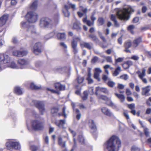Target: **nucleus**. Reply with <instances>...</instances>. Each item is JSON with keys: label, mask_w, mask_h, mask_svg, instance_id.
<instances>
[{"label": "nucleus", "mask_w": 151, "mask_h": 151, "mask_svg": "<svg viewBox=\"0 0 151 151\" xmlns=\"http://www.w3.org/2000/svg\"><path fill=\"white\" fill-rule=\"evenodd\" d=\"M105 145L108 151H118L121 147V142L118 137L113 135L106 142Z\"/></svg>", "instance_id": "f257e3e1"}, {"label": "nucleus", "mask_w": 151, "mask_h": 151, "mask_svg": "<svg viewBox=\"0 0 151 151\" xmlns=\"http://www.w3.org/2000/svg\"><path fill=\"white\" fill-rule=\"evenodd\" d=\"M134 12V10L130 6L127 8H124L119 10L116 13L118 18L121 20H128L129 18V14Z\"/></svg>", "instance_id": "f03ea898"}, {"label": "nucleus", "mask_w": 151, "mask_h": 151, "mask_svg": "<svg viewBox=\"0 0 151 151\" xmlns=\"http://www.w3.org/2000/svg\"><path fill=\"white\" fill-rule=\"evenodd\" d=\"M52 20L48 18H42L40 19L39 24L42 28L51 27L54 24Z\"/></svg>", "instance_id": "7ed1b4c3"}, {"label": "nucleus", "mask_w": 151, "mask_h": 151, "mask_svg": "<svg viewBox=\"0 0 151 151\" xmlns=\"http://www.w3.org/2000/svg\"><path fill=\"white\" fill-rule=\"evenodd\" d=\"M38 16L35 12H29L26 16V19L30 23H33L36 22L38 19Z\"/></svg>", "instance_id": "20e7f679"}, {"label": "nucleus", "mask_w": 151, "mask_h": 151, "mask_svg": "<svg viewBox=\"0 0 151 151\" xmlns=\"http://www.w3.org/2000/svg\"><path fill=\"white\" fill-rule=\"evenodd\" d=\"M32 126L34 129L36 130H42L44 128L43 123L40 120L37 119L32 121Z\"/></svg>", "instance_id": "39448f33"}, {"label": "nucleus", "mask_w": 151, "mask_h": 151, "mask_svg": "<svg viewBox=\"0 0 151 151\" xmlns=\"http://www.w3.org/2000/svg\"><path fill=\"white\" fill-rule=\"evenodd\" d=\"M6 146L7 149L9 150L12 148L15 149H19L21 147L20 145L19 142L12 141L6 142Z\"/></svg>", "instance_id": "423d86ee"}, {"label": "nucleus", "mask_w": 151, "mask_h": 151, "mask_svg": "<svg viewBox=\"0 0 151 151\" xmlns=\"http://www.w3.org/2000/svg\"><path fill=\"white\" fill-rule=\"evenodd\" d=\"M27 51L22 48H21L19 50H16L13 52L12 55L14 56L18 57H21L25 56L27 53Z\"/></svg>", "instance_id": "0eeeda50"}, {"label": "nucleus", "mask_w": 151, "mask_h": 151, "mask_svg": "<svg viewBox=\"0 0 151 151\" xmlns=\"http://www.w3.org/2000/svg\"><path fill=\"white\" fill-rule=\"evenodd\" d=\"M99 99H101L106 102V104L110 106L116 107V106L109 99L107 96H105L102 95L99 97Z\"/></svg>", "instance_id": "6e6552de"}, {"label": "nucleus", "mask_w": 151, "mask_h": 151, "mask_svg": "<svg viewBox=\"0 0 151 151\" xmlns=\"http://www.w3.org/2000/svg\"><path fill=\"white\" fill-rule=\"evenodd\" d=\"M45 104L43 101H37L36 103V106L39 109L41 114H43L45 111Z\"/></svg>", "instance_id": "1a4fd4ad"}, {"label": "nucleus", "mask_w": 151, "mask_h": 151, "mask_svg": "<svg viewBox=\"0 0 151 151\" xmlns=\"http://www.w3.org/2000/svg\"><path fill=\"white\" fill-rule=\"evenodd\" d=\"M10 58L9 56L6 54H1L0 55V61L4 63L10 62Z\"/></svg>", "instance_id": "9d476101"}, {"label": "nucleus", "mask_w": 151, "mask_h": 151, "mask_svg": "<svg viewBox=\"0 0 151 151\" xmlns=\"http://www.w3.org/2000/svg\"><path fill=\"white\" fill-rule=\"evenodd\" d=\"M41 44L37 42L35 44L34 47V52L36 55H38L41 52Z\"/></svg>", "instance_id": "9b49d317"}, {"label": "nucleus", "mask_w": 151, "mask_h": 151, "mask_svg": "<svg viewBox=\"0 0 151 151\" xmlns=\"http://www.w3.org/2000/svg\"><path fill=\"white\" fill-rule=\"evenodd\" d=\"M80 45L81 47H85L88 49H91L93 47L92 43L91 42H87L83 41L80 42Z\"/></svg>", "instance_id": "f8f14e48"}, {"label": "nucleus", "mask_w": 151, "mask_h": 151, "mask_svg": "<svg viewBox=\"0 0 151 151\" xmlns=\"http://www.w3.org/2000/svg\"><path fill=\"white\" fill-rule=\"evenodd\" d=\"M150 86H148L142 88V92H141L142 95H144L145 96H148L150 95L149 93L150 90Z\"/></svg>", "instance_id": "ddd939ff"}, {"label": "nucleus", "mask_w": 151, "mask_h": 151, "mask_svg": "<svg viewBox=\"0 0 151 151\" xmlns=\"http://www.w3.org/2000/svg\"><path fill=\"white\" fill-rule=\"evenodd\" d=\"M80 10L83 12V13H82L80 11L77 12V14L81 18L84 14H85V15L86 14V13L88 12L87 8L84 7L82 6H80Z\"/></svg>", "instance_id": "4468645a"}, {"label": "nucleus", "mask_w": 151, "mask_h": 151, "mask_svg": "<svg viewBox=\"0 0 151 151\" xmlns=\"http://www.w3.org/2000/svg\"><path fill=\"white\" fill-rule=\"evenodd\" d=\"M88 125L92 132H93L96 131V126L93 120L90 119L89 120Z\"/></svg>", "instance_id": "2eb2a0df"}, {"label": "nucleus", "mask_w": 151, "mask_h": 151, "mask_svg": "<svg viewBox=\"0 0 151 151\" xmlns=\"http://www.w3.org/2000/svg\"><path fill=\"white\" fill-rule=\"evenodd\" d=\"M18 64L21 66V68H23V66L27 65L29 64V62L27 60L24 59H19L17 61Z\"/></svg>", "instance_id": "dca6fc26"}, {"label": "nucleus", "mask_w": 151, "mask_h": 151, "mask_svg": "<svg viewBox=\"0 0 151 151\" xmlns=\"http://www.w3.org/2000/svg\"><path fill=\"white\" fill-rule=\"evenodd\" d=\"M101 110L103 114L107 116H110L112 115V112L107 108L103 107L101 108Z\"/></svg>", "instance_id": "f3484780"}, {"label": "nucleus", "mask_w": 151, "mask_h": 151, "mask_svg": "<svg viewBox=\"0 0 151 151\" xmlns=\"http://www.w3.org/2000/svg\"><path fill=\"white\" fill-rule=\"evenodd\" d=\"M8 17V15H4L0 18V26H2L5 24Z\"/></svg>", "instance_id": "a211bd4d"}, {"label": "nucleus", "mask_w": 151, "mask_h": 151, "mask_svg": "<svg viewBox=\"0 0 151 151\" xmlns=\"http://www.w3.org/2000/svg\"><path fill=\"white\" fill-rule=\"evenodd\" d=\"M65 123V119L60 120L59 121L55 122V124L60 128H64V125Z\"/></svg>", "instance_id": "6ab92c4d"}, {"label": "nucleus", "mask_w": 151, "mask_h": 151, "mask_svg": "<svg viewBox=\"0 0 151 151\" xmlns=\"http://www.w3.org/2000/svg\"><path fill=\"white\" fill-rule=\"evenodd\" d=\"M59 108L57 107H53L51 109V113L53 116H56L58 115L59 116H61L62 114L60 113H58L59 111Z\"/></svg>", "instance_id": "aec40b11"}, {"label": "nucleus", "mask_w": 151, "mask_h": 151, "mask_svg": "<svg viewBox=\"0 0 151 151\" xmlns=\"http://www.w3.org/2000/svg\"><path fill=\"white\" fill-rule=\"evenodd\" d=\"M55 87L56 89L59 90L60 91L64 90L65 89V86L60 83H56L55 84Z\"/></svg>", "instance_id": "412c9836"}, {"label": "nucleus", "mask_w": 151, "mask_h": 151, "mask_svg": "<svg viewBox=\"0 0 151 151\" xmlns=\"http://www.w3.org/2000/svg\"><path fill=\"white\" fill-rule=\"evenodd\" d=\"M96 91H100L106 94H108L109 93V91L107 88L100 87H96Z\"/></svg>", "instance_id": "4be33fe9"}, {"label": "nucleus", "mask_w": 151, "mask_h": 151, "mask_svg": "<svg viewBox=\"0 0 151 151\" xmlns=\"http://www.w3.org/2000/svg\"><path fill=\"white\" fill-rule=\"evenodd\" d=\"M142 42L141 37H138L135 39L133 41V46L136 47L139 44Z\"/></svg>", "instance_id": "5701e85b"}, {"label": "nucleus", "mask_w": 151, "mask_h": 151, "mask_svg": "<svg viewBox=\"0 0 151 151\" xmlns=\"http://www.w3.org/2000/svg\"><path fill=\"white\" fill-rule=\"evenodd\" d=\"M38 1L37 0H34L33 1L30 5V8L32 10H36L37 7Z\"/></svg>", "instance_id": "b1692460"}, {"label": "nucleus", "mask_w": 151, "mask_h": 151, "mask_svg": "<svg viewBox=\"0 0 151 151\" xmlns=\"http://www.w3.org/2000/svg\"><path fill=\"white\" fill-rule=\"evenodd\" d=\"M81 25V23L77 21L73 23V29H76L77 31H79L81 29L80 27Z\"/></svg>", "instance_id": "393cba45"}, {"label": "nucleus", "mask_w": 151, "mask_h": 151, "mask_svg": "<svg viewBox=\"0 0 151 151\" xmlns=\"http://www.w3.org/2000/svg\"><path fill=\"white\" fill-rule=\"evenodd\" d=\"M146 69L145 68H143L141 72L140 70H138L137 72V73L139 77L141 79L143 78L146 75Z\"/></svg>", "instance_id": "a878e982"}, {"label": "nucleus", "mask_w": 151, "mask_h": 151, "mask_svg": "<svg viewBox=\"0 0 151 151\" xmlns=\"http://www.w3.org/2000/svg\"><path fill=\"white\" fill-rule=\"evenodd\" d=\"M58 142L59 145L62 147L65 148L66 147V141H63L62 138L59 137L58 138Z\"/></svg>", "instance_id": "bb28decb"}, {"label": "nucleus", "mask_w": 151, "mask_h": 151, "mask_svg": "<svg viewBox=\"0 0 151 151\" xmlns=\"http://www.w3.org/2000/svg\"><path fill=\"white\" fill-rule=\"evenodd\" d=\"M14 92L17 94L21 95L23 92V91L19 87L17 86L14 88Z\"/></svg>", "instance_id": "cd10ccee"}, {"label": "nucleus", "mask_w": 151, "mask_h": 151, "mask_svg": "<svg viewBox=\"0 0 151 151\" xmlns=\"http://www.w3.org/2000/svg\"><path fill=\"white\" fill-rule=\"evenodd\" d=\"M57 38L60 40H65L66 39V35L64 33H58L57 35Z\"/></svg>", "instance_id": "c85d7f7f"}, {"label": "nucleus", "mask_w": 151, "mask_h": 151, "mask_svg": "<svg viewBox=\"0 0 151 151\" xmlns=\"http://www.w3.org/2000/svg\"><path fill=\"white\" fill-rule=\"evenodd\" d=\"M115 95L119 99L121 102H123L125 100V96L122 94H119L115 93Z\"/></svg>", "instance_id": "c756f323"}, {"label": "nucleus", "mask_w": 151, "mask_h": 151, "mask_svg": "<svg viewBox=\"0 0 151 151\" xmlns=\"http://www.w3.org/2000/svg\"><path fill=\"white\" fill-rule=\"evenodd\" d=\"M132 45L130 40H128L126 41L124 43V47L125 48H129L131 47Z\"/></svg>", "instance_id": "7c9ffc66"}, {"label": "nucleus", "mask_w": 151, "mask_h": 151, "mask_svg": "<svg viewBox=\"0 0 151 151\" xmlns=\"http://www.w3.org/2000/svg\"><path fill=\"white\" fill-rule=\"evenodd\" d=\"M121 71V68L120 67L118 66L115 69L114 72L113 73V75L114 76H117Z\"/></svg>", "instance_id": "2f4dec72"}, {"label": "nucleus", "mask_w": 151, "mask_h": 151, "mask_svg": "<svg viewBox=\"0 0 151 151\" xmlns=\"http://www.w3.org/2000/svg\"><path fill=\"white\" fill-rule=\"evenodd\" d=\"M97 22L98 23V26H101L104 24V20L103 18L100 17L98 19Z\"/></svg>", "instance_id": "473e14b6"}, {"label": "nucleus", "mask_w": 151, "mask_h": 151, "mask_svg": "<svg viewBox=\"0 0 151 151\" xmlns=\"http://www.w3.org/2000/svg\"><path fill=\"white\" fill-rule=\"evenodd\" d=\"M90 38L92 40L96 42H97L99 41L98 39L94 35L90 34L89 35Z\"/></svg>", "instance_id": "72a5a7b5"}, {"label": "nucleus", "mask_w": 151, "mask_h": 151, "mask_svg": "<svg viewBox=\"0 0 151 151\" xmlns=\"http://www.w3.org/2000/svg\"><path fill=\"white\" fill-rule=\"evenodd\" d=\"M108 86L111 88H113L115 86V82L111 80L110 79L107 83Z\"/></svg>", "instance_id": "f704fd0d"}, {"label": "nucleus", "mask_w": 151, "mask_h": 151, "mask_svg": "<svg viewBox=\"0 0 151 151\" xmlns=\"http://www.w3.org/2000/svg\"><path fill=\"white\" fill-rule=\"evenodd\" d=\"M28 31L32 34L36 33V29L33 27H30L27 30Z\"/></svg>", "instance_id": "c9c22d12"}, {"label": "nucleus", "mask_w": 151, "mask_h": 151, "mask_svg": "<svg viewBox=\"0 0 151 151\" xmlns=\"http://www.w3.org/2000/svg\"><path fill=\"white\" fill-rule=\"evenodd\" d=\"M30 88L32 89H38L40 88V87L37 86L34 83H32L30 85Z\"/></svg>", "instance_id": "e433bc0d"}, {"label": "nucleus", "mask_w": 151, "mask_h": 151, "mask_svg": "<svg viewBox=\"0 0 151 151\" xmlns=\"http://www.w3.org/2000/svg\"><path fill=\"white\" fill-rule=\"evenodd\" d=\"M9 66L12 68L18 69L19 68L17 64L14 62H11Z\"/></svg>", "instance_id": "4c0bfd02"}, {"label": "nucleus", "mask_w": 151, "mask_h": 151, "mask_svg": "<svg viewBox=\"0 0 151 151\" xmlns=\"http://www.w3.org/2000/svg\"><path fill=\"white\" fill-rule=\"evenodd\" d=\"M29 22L28 21L23 22L21 23L22 26L24 28H27L29 27Z\"/></svg>", "instance_id": "58836bf2"}, {"label": "nucleus", "mask_w": 151, "mask_h": 151, "mask_svg": "<svg viewBox=\"0 0 151 151\" xmlns=\"http://www.w3.org/2000/svg\"><path fill=\"white\" fill-rule=\"evenodd\" d=\"M131 151H141V149L137 146L134 145L132 147Z\"/></svg>", "instance_id": "ea45409f"}, {"label": "nucleus", "mask_w": 151, "mask_h": 151, "mask_svg": "<svg viewBox=\"0 0 151 151\" xmlns=\"http://www.w3.org/2000/svg\"><path fill=\"white\" fill-rule=\"evenodd\" d=\"M59 17V15L58 13H57L54 15V20L55 24H57L58 23Z\"/></svg>", "instance_id": "a19ab883"}, {"label": "nucleus", "mask_w": 151, "mask_h": 151, "mask_svg": "<svg viewBox=\"0 0 151 151\" xmlns=\"http://www.w3.org/2000/svg\"><path fill=\"white\" fill-rule=\"evenodd\" d=\"M78 139L80 142L81 144L84 143V139L82 135H79L78 136Z\"/></svg>", "instance_id": "79ce46f5"}, {"label": "nucleus", "mask_w": 151, "mask_h": 151, "mask_svg": "<svg viewBox=\"0 0 151 151\" xmlns=\"http://www.w3.org/2000/svg\"><path fill=\"white\" fill-rule=\"evenodd\" d=\"M47 90L53 93H56L58 95H59L60 94V92L58 91H56L54 89H50L49 88H47Z\"/></svg>", "instance_id": "37998d69"}, {"label": "nucleus", "mask_w": 151, "mask_h": 151, "mask_svg": "<svg viewBox=\"0 0 151 151\" xmlns=\"http://www.w3.org/2000/svg\"><path fill=\"white\" fill-rule=\"evenodd\" d=\"M10 3L12 5H15L17 3V1L16 0H6V3Z\"/></svg>", "instance_id": "c03bdc74"}, {"label": "nucleus", "mask_w": 151, "mask_h": 151, "mask_svg": "<svg viewBox=\"0 0 151 151\" xmlns=\"http://www.w3.org/2000/svg\"><path fill=\"white\" fill-rule=\"evenodd\" d=\"M39 147L35 145H32L30 146V149L32 151H36Z\"/></svg>", "instance_id": "a18cd8bd"}, {"label": "nucleus", "mask_w": 151, "mask_h": 151, "mask_svg": "<svg viewBox=\"0 0 151 151\" xmlns=\"http://www.w3.org/2000/svg\"><path fill=\"white\" fill-rule=\"evenodd\" d=\"M84 79V78L83 77L81 76H78L77 78L78 83L79 84H80L83 82Z\"/></svg>", "instance_id": "49530a36"}, {"label": "nucleus", "mask_w": 151, "mask_h": 151, "mask_svg": "<svg viewBox=\"0 0 151 151\" xmlns=\"http://www.w3.org/2000/svg\"><path fill=\"white\" fill-rule=\"evenodd\" d=\"M144 131L145 135L147 137H148L149 136V132L147 128H144Z\"/></svg>", "instance_id": "de8ad7c7"}, {"label": "nucleus", "mask_w": 151, "mask_h": 151, "mask_svg": "<svg viewBox=\"0 0 151 151\" xmlns=\"http://www.w3.org/2000/svg\"><path fill=\"white\" fill-rule=\"evenodd\" d=\"M135 28V27L134 25H131L129 26L128 27V29L130 31V32L132 34H133V31L132 30Z\"/></svg>", "instance_id": "09e8293b"}, {"label": "nucleus", "mask_w": 151, "mask_h": 151, "mask_svg": "<svg viewBox=\"0 0 151 151\" xmlns=\"http://www.w3.org/2000/svg\"><path fill=\"white\" fill-rule=\"evenodd\" d=\"M88 96V94L87 91H85L83 92V96L82 97V99L83 100H86Z\"/></svg>", "instance_id": "8fccbe9b"}, {"label": "nucleus", "mask_w": 151, "mask_h": 151, "mask_svg": "<svg viewBox=\"0 0 151 151\" xmlns=\"http://www.w3.org/2000/svg\"><path fill=\"white\" fill-rule=\"evenodd\" d=\"M100 73H97V72H95L94 75V78L97 79L98 81H100V79L99 78V76L100 75Z\"/></svg>", "instance_id": "3c124183"}, {"label": "nucleus", "mask_w": 151, "mask_h": 151, "mask_svg": "<svg viewBox=\"0 0 151 151\" xmlns=\"http://www.w3.org/2000/svg\"><path fill=\"white\" fill-rule=\"evenodd\" d=\"M120 78L125 80H127L128 79L129 77L127 74H124L120 76Z\"/></svg>", "instance_id": "603ef678"}, {"label": "nucleus", "mask_w": 151, "mask_h": 151, "mask_svg": "<svg viewBox=\"0 0 151 151\" xmlns=\"http://www.w3.org/2000/svg\"><path fill=\"white\" fill-rule=\"evenodd\" d=\"M77 41L72 40L71 42L72 47H77Z\"/></svg>", "instance_id": "864d4df0"}, {"label": "nucleus", "mask_w": 151, "mask_h": 151, "mask_svg": "<svg viewBox=\"0 0 151 151\" xmlns=\"http://www.w3.org/2000/svg\"><path fill=\"white\" fill-rule=\"evenodd\" d=\"M63 12L65 17H68L70 15V13L68 10H63Z\"/></svg>", "instance_id": "5fc2aeb1"}, {"label": "nucleus", "mask_w": 151, "mask_h": 151, "mask_svg": "<svg viewBox=\"0 0 151 151\" xmlns=\"http://www.w3.org/2000/svg\"><path fill=\"white\" fill-rule=\"evenodd\" d=\"M66 109V107L65 106H64L63 108V114H62L61 115H63L65 118H66L67 117V115L65 113Z\"/></svg>", "instance_id": "6e6d98bb"}, {"label": "nucleus", "mask_w": 151, "mask_h": 151, "mask_svg": "<svg viewBox=\"0 0 151 151\" xmlns=\"http://www.w3.org/2000/svg\"><path fill=\"white\" fill-rule=\"evenodd\" d=\"M87 24L89 27L94 25V23L92 21H91L90 20H88L86 22Z\"/></svg>", "instance_id": "4d7b16f0"}, {"label": "nucleus", "mask_w": 151, "mask_h": 151, "mask_svg": "<svg viewBox=\"0 0 151 151\" xmlns=\"http://www.w3.org/2000/svg\"><path fill=\"white\" fill-rule=\"evenodd\" d=\"M124 60L123 58H119L115 60V63L116 64L118 62H122Z\"/></svg>", "instance_id": "13d9d810"}, {"label": "nucleus", "mask_w": 151, "mask_h": 151, "mask_svg": "<svg viewBox=\"0 0 151 151\" xmlns=\"http://www.w3.org/2000/svg\"><path fill=\"white\" fill-rule=\"evenodd\" d=\"M111 19L113 22L116 20V16L113 14H111Z\"/></svg>", "instance_id": "bf43d9fd"}, {"label": "nucleus", "mask_w": 151, "mask_h": 151, "mask_svg": "<svg viewBox=\"0 0 151 151\" xmlns=\"http://www.w3.org/2000/svg\"><path fill=\"white\" fill-rule=\"evenodd\" d=\"M135 105L134 104H132L128 105V107L130 109L133 110V109L135 108Z\"/></svg>", "instance_id": "052dcab7"}, {"label": "nucleus", "mask_w": 151, "mask_h": 151, "mask_svg": "<svg viewBox=\"0 0 151 151\" xmlns=\"http://www.w3.org/2000/svg\"><path fill=\"white\" fill-rule=\"evenodd\" d=\"M124 86L122 84L118 83L117 88L119 89H122L124 88Z\"/></svg>", "instance_id": "680f3d73"}, {"label": "nucleus", "mask_w": 151, "mask_h": 151, "mask_svg": "<svg viewBox=\"0 0 151 151\" xmlns=\"http://www.w3.org/2000/svg\"><path fill=\"white\" fill-rule=\"evenodd\" d=\"M102 79L104 81L109 80L110 79L107 76L104 75L102 76Z\"/></svg>", "instance_id": "e2e57ef3"}, {"label": "nucleus", "mask_w": 151, "mask_h": 151, "mask_svg": "<svg viewBox=\"0 0 151 151\" xmlns=\"http://www.w3.org/2000/svg\"><path fill=\"white\" fill-rule=\"evenodd\" d=\"M98 60V58L96 56L94 57L91 60V62L94 63L96 62Z\"/></svg>", "instance_id": "0e129e2a"}, {"label": "nucleus", "mask_w": 151, "mask_h": 151, "mask_svg": "<svg viewBox=\"0 0 151 151\" xmlns=\"http://www.w3.org/2000/svg\"><path fill=\"white\" fill-rule=\"evenodd\" d=\"M73 49V51L75 54H76L78 52V50L77 47L72 48Z\"/></svg>", "instance_id": "69168bd1"}, {"label": "nucleus", "mask_w": 151, "mask_h": 151, "mask_svg": "<svg viewBox=\"0 0 151 151\" xmlns=\"http://www.w3.org/2000/svg\"><path fill=\"white\" fill-rule=\"evenodd\" d=\"M60 45L62 47L64 48H66L67 47V46L66 44L63 42H61L60 43Z\"/></svg>", "instance_id": "338daca9"}, {"label": "nucleus", "mask_w": 151, "mask_h": 151, "mask_svg": "<svg viewBox=\"0 0 151 151\" xmlns=\"http://www.w3.org/2000/svg\"><path fill=\"white\" fill-rule=\"evenodd\" d=\"M93 90L94 89L93 87H91L89 88V92L92 95L93 94V93H94V92H93Z\"/></svg>", "instance_id": "774afa93"}]
</instances>
